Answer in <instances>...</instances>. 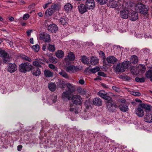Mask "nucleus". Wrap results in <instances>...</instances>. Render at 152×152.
<instances>
[{"label": "nucleus", "instance_id": "69168bd1", "mask_svg": "<svg viewBox=\"0 0 152 152\" xmlns=\"http://www.w3.org/2000/svg\"><path fill=\"white\" fill-rule=\"evenodd\" d=\"M98 75L102 76L104 77H105L106 76V75L104 74V73L102 72H99L98 73Z\"/></svg>", "mask_w": 152, "mask_h": 152}, {"label": "nucleus", "instance_id": "4468645a", "mask_svg": "<svg viewBox=\"0 0 152 152\" xmlns=\"http://www.w3.org/2000/svg\"><path fill=\"white\" fill-rule=\"evenodd\" d=\"M104 92V91H100L98 92V94L101 98L106 100L110 101L112 100V98L110 97L107 96L106 94L103 93Z\"/></svg>", "mask_w": 152, "mask_h": 152}, {"label": "nucleus", "instance_id": "0e129e2a", "mask_svg": "<svg viewBox=\"0 0 152 152\" xmlns=\"http://www.w3.org/2000/svg\"><path fill=\"white\" fill-rule=\"evenodd\" d=\"M112 88L113 90L117 92H118L119 91V89L116 86H113L112 87Z\"/></svg>", "mask_w": 152, "mask_h": 152}, {"label": "nucleus", "instance_id": "1a4fd4ad", "mask_svg": "<svg viewBox=\"0 0 152 152\" xmlns=\"http://www.w3.org/2000/svg\"><path fill=\"white\" fill-rule=\"evenodd\" d=\"M56 96L50 95L47 98V102L49 104L51 105L56 102L57 100Z\"/></svg>", "mask_w": 152, "mask_h": 152}, {"label": "nucleus", "instance_id": "58836bf2", "mask_svg": "<svg viewBox=\"0 0 152 152\" xmlns=\"http://www.w3.org/2000/svg\"><path fill=\"white\" fill-rule=\"evenodd\" d=\"M73 6L71 4L67 3L65 6L64 8L66 11H71L72 9Z\"/></svg>", "mask_w": 152, "mask_h": 152}, {"label": "nucleus", "instance_id": "2f4dec72", "mask_svg": "<svg viewBox=\"0 0 152 152\" xmlns=\"http://www.w3.org/2000/svg\"><path fill=\"white\" fill-rule=\"evenodd\" d=\"M8 53L5 50L0 48V57H9Z\"/></svg>", "mask_w": 152, "mask_h": 152}, {"label": "nucleus", "instance_id": "7c9ffc66", "mask_svg": "<svg viewBox=\"0 0 152 152\" xmlns=\"http://www.w3.org/2000/svg\"><path fill=\"white\" fill-rule=\"evenodd\" d=\"M32 73L34 75L38 76L41 74V72L39 68H36L34 69L32 71Z\"/></svg>", "mask_w": 152, "mask_h": 152}, {"label": "nucleus", "instance_id": "f03ea898", "mask_svg": "<svg viewBox=\"0 0 152 152\" xmlns=\"http://www.w3.org/2000/svg\"><path fill=\"white\" fill-rule=\"evenodd\" d=\"M135 9L137 11H139L142 14H146L148 10V8L146 6L141 3L137 4L135 6Z\"/></svg>", "mask_w": 152, "mask_h": 152}, {"label": "nucleus", "instance_id": "13d9d810", "mask_svg": "<svg viewBox=\"0 0 152 152\" xmlns=\"http://www.w3.org/2000/svg\"><path fill=\"white\" fill-rule=\"evenodd\" d=\"M131 94L135 96H140L141 94L139 92H132Z\"/></svg>", "mask_w": 152, "mask_h": 152}, {"label": "nucleus", "instance_id": "c03bdc74", "mask_svg": "<svg viewBox=\"0 0 152 152\" xmlns=\"http://www.w3.org/2000/svg\"><path fill=\"white\" fill-rule=\"evenodd\" d=\"M32 48L34 50L35 52H38L40 48V47L38 44H36L35 45H34L32 46Z\"/></svg>", "mask_w": 152, "mask_h": 152}, {"label": "nucleus", "instance_id": "3c124183", "mask_svg": "<svg viewBox=\"0 0 152 152\" xmlns=\"http://www.w3.org/2000/svg\"><path fill=\"white\" fill-rule=\"evenodd\" d=\"M135 80L137 82H139L140 83L143 82L145 81L144 78H139L138 77L135 78Z\"/></svg>", "mask_w": 152, "mask_h": 152}, {"label": "nucleus", "instance_id": "e433bc0d", "mask_svg": "<svg viewBox=\"0 0 152 152\" xmlns=\"http://www.w3.org/2000/svg\"><path fill=\"white\" fill-rule=\"evenodd\" d=\"M44 74L46 77H49L53 76V73L49 70H46L44 71Z\"/></svg>", "mask_w": 152, "mask_h": 152}, {"label": "nucleus", "instance_id": "f8f14e48", "mask_svg": "<svg viewBox=\"0 0 152 152\" xmlns=\"http://www.w3.org/2000/svg\"><path fill=\"white\" fill-rule=\"evenodd\" d=\"M145 121L147 122L151 123L152 122V115L150 112H147L146 114L144 116Z\"/></svg>", "mask_w": 152, "mask_h": 152}, {"label": "nucleus", "instance_id": "4be33fe9", "mask_svg": "<svg viewBox=\"0 0 152 152\" xmlns=\"http://www.w3.org/2000/svg\"><path fill=\"white\" fill-rule=\"evenodd\" d=\"M71 93L68 91L64 92L62 96V98L64 99H66L68 100L70 99L71 97Z\"/></svg>", "mask_w": 152, "mask_h": 152}, {"label": "nucleus", "instance_id": "c85d7f7f", "mask_svg": "<svg viewBox=\"0 0 152 152\" xmlns=\"http://www.w3.org/2000/svg\"><path fill=\"white\" fill-rule=\"evenodd\" d=\"M131 71L132 73L134 75H137L140 72L138 66H133L131 69Z\"/></svg>", "mask_w": 152, "mask_h": 152}, {"label": "nucleus", "instance_id": "423d86ee", "mask_svg": "<svg viewBox=\"0 0 152 152\" xmlns=\"http://www.w3.org/2000/svg\"><path fill=\"white\" fill-rule=\"evenodd\" d=\"M85 4L87 8L89 10L94 9L95 6L94 0H86Z\"/></svg>", "mask_w": 152, "mask_h": 152}, {"label": "nucleus", "instance_id": "49530a36", "mask_svg": "<svg viewBox=\"0 0 152 152\" xmlns=\"http://www.w3.org/2000/svg\"><path fill=\"white\" fill-rule=\"evenodd\" d=\"M59 74L61 75L63 77H64L65 78H68V76L66 73L64 71H62L61 72H60Z\"/></svg>", "mask_w": 152, "mask_h": 152}, {"label": "nucleus", "instance_id": "4c0bfd02", "mask_svg": "<svg viewBox=\"0 0 152 152\" xmlns=\"http://www.w3.org/2000/svg\"><path fill=\"white\" fill-rule=\"evenodd\" d=\"M140 51L141 53L145 56L148 55L150 52L149 49L147 48L142 49Z\"/></svg>", "mask_w": 152, "mask_h": 152}, {"label": "nucleus", "instance_id": "79ce46f5", "mask_svg": "<svg viewBox=\"0 0 152 152\" xmlns=\"http://www.w3.org/2000/svg\"><path fill=\"white\" fill-rule=\"evenodd\" d=\"M90 62L91 64L95 65L98 63V60L97 59V58H91Z\"/></svg>", "mask_w": 152, "mask_h": 152}, {"label": "nucleus", "instance_id": "bf43d9fd", "mask_svg": "<svg viewBox=\"0 0 152 152\" xmlns=\"http://www.w3.org/2000/svg\"><path fill=\"white\" fill-rule=\"evenodd\" d=\"M98 52L100 56L101 57H105L104 53L103 51H99Z\"/></svg>", "mask_w": 152, "mask_h": 152}, {"label": "nucleus", "instance_id": "b1692460", "mask_svg": "<svg viewBox=\"0 0 152 152\" xmlns=\"http://www.w3.org/2000/svg\"><path fill=\"white\" fill-rule=\"evenodd\" d=\"M93 103L95 105L100 106L102 104V102L100 98H96L93 99Z\"/></svg>", "mask_w": 152, "mask_h": 152}, {"label": "nucleus", "instance_id": "c756f323", "mask_svg": "<svg viewBox=\"0 0 152 152\" xmlns=\"http://www.w3.org/2000/svg\"><path fill=\"white\" fill-rule=\"evenodd\" d=\"M54 12L53 10L51 8H48L45 12V16L46 17H48L49 16H51L53 15Z\"/></svg>", "mask_w": 152, "mask_h": 152}, {"label": "nucleus", "instance_id": "680f3d73", "mask_svg": "<svg viewBox=\"0 0 152 152\" xmlns=\"http://www.w3.org/2000/svg\"><path fill=\"white\" fill-rule=\"evenodd\" d=\"M29 17V15L28 14H25L24 15L23 17V19L24 20H27Z\"/></svg>", "mask_w": 152, "mask_h": 152}, {"label": "nucleus", "instance_id": "ea45409f", "mask_svg": "<svg viewBox=\"0 0 152 152\" xmlns=\"http://www.w3.org/2000/svg\"><path fill=\"white\" fill-rule=\"evenodd\" d=\"M138 67L140 72L141 73H144L145 72L146 70V68L144 65H140Z\"/></svg>", "mask_w": 152, "mask_h": 152}, {"label": "nucleus", "instance_id": "09e8293b", "mask_svg": "<svg viewBox=\"0 0 152 152\" xmlns=\"http://www.w3.org/2000/svg\"><path fill=\"white\" fill-rule=\"evenodd\" d=\"M48 49L50 51L54 52L55 50V47L54 45H51L49 44Z\"/></svg>", "mask_w": 152, "mask_h": 152}, {"label": "nucleus", "instance_id": "aec40b11", "mask_svg": "<svg viewBox=\"0 0 152 152\" xmlns=\"http://www.w3.org/2000/svg\"><path fill=\"white\" fill-rule=\"evenodd\" d=\"M57 86L59 88H64L65 87L66 83L65 82L61 80L58 79L56 82Z\"/></svg>", "mask_w": 152, "mask_h": 152}, {"label": "nucleus", "instance_id": "393cba45", "mask_svg": "<svg viewBox=\"0 0 152 152\" xmlns=\"http://www.w3.org/2000/svg\"><path fill=\"white\" fill-rule=\"evenodd\" d=\"M66 86L68 89V91L72 93L75 91V89L74 86L70 83H67L66 84Z\"/></svg>", "mask_w": 152, "mask_h": 152}, {"label": "nucleus", "instance_id": "9b49d317", "mask_svg": "<svg viewBox=\"0 0 152 152\" xmlns=\"http://www.w3.org/2000/svg\"><path fill=\"white\" fill-rule=\"evenodd\" d=\"M113 48L114 49V52L118 51L117 53L116 52L115 53V56H119L120 54L121 51L123 49V48L120 46L119 45H115L113 46Z\"/></svg>", "mask_w": 152, "mask_h": 152}, {"label": "nucleus", "instance_id": "4d7b16f0", "mask_svg": "<svg viewBox=\"0 0 152 152\" xmlns=\"http://www.w3.org/2000/svg\"><path fill=\"white\" fill-rule=\"evenodd\" d=\"M58 4H55L51 6V9L53 10V11L54 12L55 10H57L58 8Z\"/></svg>", "mask_w": 152, "mask_h": 152}, {"label": "nucleus", "instance_id": "774afa93", "mask_svg": "<svg viewBox=\"0 0 152 152\" xmlns=\"http://www.w3.org/2000/svg\"><path fill=\"white\" fill-rule=\"evenodd\" d=\"M49 67L50 68L53 69H55V66L52 64H49Z\"/></svg>", "mask_w": 152, "mask_h": 152}, {"label": "nucleus", "instance_id": "6e6552de", "mask_svg": "<svg viewBox=\"0 0 152 152\" xmlns=\"http://www.w3.org/2000/svg\"><path fill=\"white\" fill-rule=\"evenodd\" d=\"M48 29L50 32L55 33L58 30V28L56 25L53 23L50 25L48 26Z\"/></svg>", "mask_w": 152, "mask_h": 152}, {"label": "nucleus", "instance_id": "5fc2aeb1", "mask_svg": "<svg viewBox=\"0 0 152 152\" xmlns=\"http://www.w3.org/2000/svg\"><path fill=\"white\" fill-rule=\"evenodd\" d=\"M107 0H97L98 3L101 5H103L106 4Z\"/></svg>", "mask_w": 152, "mask_h": 152}, {"label": "nucleus", "instance_id": "a18cd8bd", "mask_svg": "<svg viewBox=\"0 0 152 152\" xmlns=\"http://www.w3.org/2000/svg\"><path fill=\"white\" fill-rule=\"evenodd\" d=\"M138 58H131L130 62L132 64H136L138 63Z\"/></svg>", "mask_w": 152, "mask_h": 152}, {"label": "nucleus", "instance_id": "473e14b6", "mask_svg": "<svg viewBox=\"0 0 152 152\" xmlns=\"http://www.w3.org/2000/svg\"><path fill=\"white\" fill-rule=\"evenodd\" d=\"M48 88L50 91H54L56 89V86L54 83H51L49 84Z\"/></svg>", "mask_w": 152, "mask_h": 152}, {"label": "nucleus", "instance_id": "a19ab883", "mask_svg": "<svg viewBox=\"0 0 152 152\" xmlns=\"http://www.w3.org/2000/svg\"><path fill=\"white\" fill-rule=\"evenodd\" d=\"M56 57H63L64 56V53L62 50H59L56 52Z\"/></svg>", "mask_w": 152, "mask_h": 152}, {"label": "nucleus", "instance_id": "a211bd4d", "mask_svg": "<svg viewBox=\"0 0 152 152\" xmlns=\"http://www.w3.org/2000/svg\"><path fill=\"white\" fill-rule=\"evenodd\" d=\"M107 5L109 7L115 8L117 6V3L116 1L114 0H109Z\"/></svg>", "mask_w": 152, "mask_h": 152}, {"label": "nucleus", "instance_id": "37998d69", "mask_svg": "<svg viewBox=\"0 0 152 152\" xmlns=\"http://www.w3.org/2000/svg\"><path fill=\"white\" fill-rule=\"evenodd\" d=\"M75 58H65V60L66 63L67 64H69L71 61H73L75 59Z\"/></svg>", "mask_w": 152, "mask_h": 152}, {"label": "nucleus", "instance_id": "338daca9", "mask_svg": "<svg viewBox=\"0 0 152 152\" xmlns=\"http://www.w3.org/2000/svg\"><path fill=\"white\" fill-rule=\"evenodd\" d=\"M126 49L125 48V50H124V51H123L122 50V52L121 53V56L124 57V56H126V53H125V51L127 50L126 49Z\"/></svg>", "mask_w": 152, "mask_h": 152}, {"label": "nucleus", "instance_id": "c9c22d12", "mask_svg": "<svg viewBox=\"0 0 152 152\" xmlns=\"http://www.w3.org/2000/svg\"><path fill=\"white\" fill-rule=\"evenodd\" d=\"M106 60L108 63L113 64L115 63L117 60L116 58H107Z\"/></svg>", "mask_w": 152, "mask_h": 152}, {"label": "nucleus", "instance_id": "ddd939ff", "mask_svg": "<svg viewBox=\"0 0 152 152\" xmlns=\"http://www.w3.org/2000/svg\"><path fill=\"white\" fill-rule=\"evenodd\" d=\"M78 70V67L74 66L73 65H70L66 67V71L68 72L74 73Z\"/></svg>", "mask_w": 152, "mask_h": 152}, {"label": "nucleus", "instance_id": "f257e3e1", "mask_svg": "<svg viewBox=\"0 0 152 152\" xmlns=\"http://www.w3.org/2000/svg\"><path fill=\"white\" fill-rule=\"evenodd\" d=\"M32 67V66L31 64L26 62L21 64L19 65V69L21 72L25 73L26 72L31 70Z\"/></svg>", "mask_w": 152, "mask_h": 152}, {"label": "nucleus", "instance_id": "f704fd0d", "mask_svg": "<svg viewBox=\"0 0 152 152\" xmlns=\"http://www.w3.org/2000/svg\"><path fill=\"white\" fill-rule=\"evenodd\" d=\"M122 65L125 69H129L131 67V62L129 61H125L122 63Z\"/></svg>", "mask_w": 152, "mask_h": 152}, {"label": "nucleus", "instance_id": "e2e57ef3", "mask_svg": "<svg viewBox=\"0 0 152 152\" xmlns=\"http://www.w3.org/2000/svg\"><path fill=\"white\" fill-rule=\"evenodd\" d=\"M73 106V104L72 103H71L70 104L69 110L70 111H73L75 110L74 108L72 107Z\"/></svg>", "mask_w": 152, "mask_h": 152}, {"label": "nucleus", "instance_id": "6e6d98bb", "mask_svg": "<svg viewBox=\"0 0 152 152\" xmlns=\"http://www.w3.org/2000/svg\"><path fill=\"white\" fill-rule=\"evenodd\" d=\"M79 92L81 95H84L86 94V91L84 89L80 88L78 90Z\"/></svg>", "mask_w": 152, "mask_h": 152}, {"label": "nucleus", "instance_id": "603ef678", "mask_svg": "<svg viewBox=\"0 0 152 152\" xmlns=\"http://www.w3.org/2000/svg\"><path fill=\"white\" fill-rule=\"evenodd\" d=\"M81 61L83 63L85 64H87L88 63V59L87 58H82Z\"/></svg>", "mask_w": 152, "mask_h": 152}, {"label": "nucleus", "instance_id": "20e7f679", "mask_svg": "<svg viewBox=\"0 0 152 152\" xmlns=\"http://www.w3.org/2000/svg\"><path fill=\"white\" fill-rule=\"evenodd\" d=\"M39 38L40 40H43L45 42H49L51 41L50 36L48 34L41 33L39 34Z\"/></svg>", "mask_w": 152, "mask_h": 152}, {"label": "nucleus", "instance_id": "dca6fc26", "mask_svg": "<svg viewBox=\"0 0 152 152\" xmlns=\"http://www.w3.org/2000/svg\"><path fill=\"white\" fill-rule=\"evenodd\" d=\"M68 21V18L64 16L61 17L58 20L60 23L64 26L67 24Z\"/></svg>", "mask_w": 152, "mask_h": 152}, {"label": "nucleus", "instance_id": "8fccbe9b", "mask_svg": "<svg viewBox=\"0 0 152 152\" xmlns=\"http://www.w3.org/2000/svg\"><path fill=\"white\" fill-rule=\"evenodd\" d=\"M100 70L99 67L98 66H96L95 68L91 69V71L92 72L95 73L98 72Z\"/></svg>", "mask_w": 152, "mask_h": 152}, {"label": "nucleus", "instance_id": "cd10ccee", "mask_svg": "<svg viewBox=\"0 0 152 152\" xmlns=\"http://www.w3.org/2000/svg\"><path fill=\"white\" fill-rule=\"evenodd\" d=\"M116 69L117 72H123L125 71V69L122 64H118L116 66Z\"/></svg>", "mask_w": 152, "mask_h": 152}, {"label": "nucleus", "instance_id": "0eeeda50", "mask_svg": "<svg viewBox=\"0 0 152 152\" xmlns=\"http://www.w3.org/2000/svg\"><path fill=\"white\" fill-rule=\"evenodd\" d=\"M17 66L14 63L9 64L7 66V71L10 73H13L17 70Z\"/></svg>", "mask_w": 152, "mask_h": 152}, {"label": "nucleus", "instance_id": "7ed1b4c3", "mask_svg": "<svg viewBox=\"0 0 152 152\" xmlns=\"http://www.w3.org/2000/svg\"><path fill=\"white\" fill-rule=\"evenodd\" d=\"M72 102L77 105H81L82 103V99L79 95H73L71 98Z\"/></svg>", "mask_w": 152, "mask_h": 152}, {"label": "nucleus", "instance_id": "9d476101", "mask_svg": "<svg viewBox=\"0 0 152 152\" xmlns=\"http://www.w3.org/2000/svg\"><path fill=\"white\" fill-rule=\"evenodd\" d=\"M135 113L140 117H142L144 115L143 110L141 107H139L135 109Z\"/></svg>", "mask_w": 152, "mask_h": 152}, {"label": "nucleus", "instance_id": "39448f33", "mask_svg": "<svg viewBox=\"0 0 152 152\" xmlns=\"http://www.w3.org/2000/svg\"><path fill=\"white\" fill-rule=\"evenodd\" d=\"M112 99L110 101L107 100V107L108 110L113 112L115 110L117 106L115 104L112 103Z\"/></svg>", "mask_w": 152, "mask_h": 152}, {"label": "nucleus", "instance_id": "bb28decb", "mask_svg": "<svg viewBox=\"0 0 152 152\" xmlns=\"http://www.w3.org/2000/svg\"><path fill=\"white\" fill-rule=\"evenodd\" d=\"M145 75L146 77L152 81V67H150V69L146 72Z\"/></svg>", "mask_w": 152, "mask_h": 152}, {"label": "nucleus", "instance_id": "de8ad7c7", "mask_svg": "<svg viewBox=\"0 0 152 152\" xmlns=\"http://www.w3.org/2000/svg\"><path fill=\"white\" fill-rule=\"evenodd\" d=\"M49 60L51 62L53 63H56L58 61L56 58H49Z\"/></svg>", "mask_w": 152, "mask_h": 152}, {"label": "nucleus", "instance_id": "72a5a7b5", "mask_svg": "<svg viewBox=\"0 0 152 152\" xmlns=\"http://www.w3.org/2000/svg\"><path fill=\"white\" fill-rule=\"evenodd\" d=\"M139 105L142 109H144L145 110H151V106L150 105H148L144 103H142L140 104Z\"/></svg>", "mask_w": 152, "mask_h": 152}, {"label": "nucleus", "instance_id": "052dcab7", "mask_svg": "<svg viewBox=\"0 0 152 152\" xmlns=\"http://www.w3.org/2000/svg\"><path fill=\"white\" fill-rule=\"evenodd\" d=\"M67 57H75V56L73 53L69 52L68 53Z\"/></svg>", "mask_w": 152, "mask_h": 152}, {"label": "nucleus", "instance_id": "6ab92c4d", "mask_svg": "<svg viewBox=\"0 0 152 152\" xmlns=\"http://www.w3.org/2000/svg\"><path fill=\"white\" fill-rule=\"evenodd\" d=\"M119 107L120 110L124 112H126L128 110V106L125 104L122 103L119 106Z\"/></svg>", "mask_w": 152, "mask_h": 152}, {"label": "nucleus", "instance_id": "2eb2a0df", "mask_svg": "<svg viewBox=\"0 0 152 152\" xmlns=\"http://www.w3.org/2000/svg\"><path fill=\"white\" fill-rule=\"evenodd\" d=\"M120 15L122 18L126 19L128 18L129 15V11L126 10H123L120 11Z\"/></svg>", "mask_w": 152, "mask_h": 152}, {"label": "nucleus", "instance_id": "a878e982", "mask_svg": "<svg viewBox=\"0 0 152 152\" xmlns=\"http://www.w3.org/2000/svg\"><path fill=\"white\" fill-rule=\"evenodd\" d=\"M130 20L132 21H135L138 18V14L137 12H133L130 16Z\"/></svg>", "mask_w": 152, "mask_h": 152}, {"label": "nucleus", "instance_id": "864d4df0", "mask_svg": "<svg viewBox=\"0 0 152 152\" xmlns=\"http://www.w3.org/2000/svg\"><path fill=\"white\" fill-rule=\"evenodd\" d=\"M10 58H4L3 62L4 63H7L11 61Z\"/></svg>", "mask_w": 152, "mask_h": 152}, {"label": "nucleus", "instance_id": "412c9836", "mask_svg": "<svg viewBox=\"0 0 152 152\" xmlns=\"http://www.w3.org/2000/svg\"><path fill=\"white\" fill-rule=\"evenodd\" d=\"M78 9L80 12L83 14L85 12L87 11V7L83 4H81L78 6Z\"/></svg>", "mask_w": 152, "mask_h": 152}, {"label": "nucleus", "instance_id": "f3484780", "mask_svg": "<svg viewBox=\"0 0 152 152\" xmlns=\"http://www.w3.org/2000/svg\"><path fill=\"white\" fill-rule=\"evenodd\" d=\"M131 53L133 54L131 56V57H137L136 55H138L140 53V50L138 48H133L131 49Z\"/></svg>", "mask_w": 152, "mask_h": 152}, {"label": "nucleus", "instance_id": "5701e85b", "mask_svg": "<svg viewBox=\"0 0 152 152\" xmlns=\"http://www.w3.org/2000/svg\"><path fill=\"white\" fill-rule=\"evenodd\" d=\"M44 62L43 61L40 59L39 60H36L35 61H33V64L34 66L37 67H41L40 64H44Z\"/></svg>", "mask_w": 152, "mask_h": 152}]
</instances>
